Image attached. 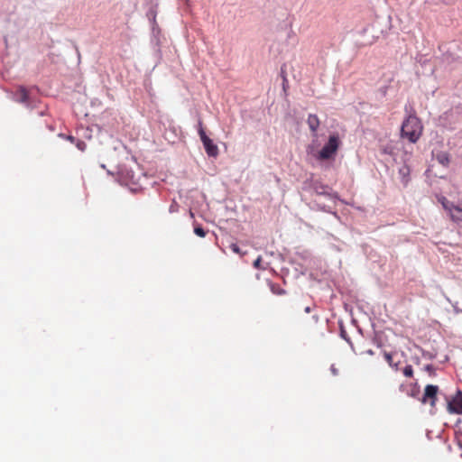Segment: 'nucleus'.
<instances>
[{
  "label": "nucleus",
  "instance_id": "16",
  "mask_svg": "<svg viewBox=\"0 0 462 462\" xmlns=\"http://www.w3.org/2000/svg\"><path fill=\"white\" fill-rule=\"evenodd\" d=\"M230 249L236 254H241L240 248L236 244H231Z\"/></svg>",
  "mask_w": 462,
  "mask_h": 462
},
{
  "label": "nucleus",
  "instance_id": "1",
  "mask_svg": "<svg viewBox=\"0 0 462 462\" xmlns=\"http://www.w3.org/2000/svg\"><path fill=\"white\" fill-rule=\"evenodd\" d=\"M423 126L420 120L415 115H410L403 121L401 129V135L409 142L415 143L422 134Z\"/></svg>",
  "mask_w": 462,
  "mask_h": 462
},
{
  "label": "nucleus",
  "instance_id": "9",
  "mask_svg": "<svg viewBox=\"0 0 462 462\" xmlns=\"http://www.w3.org/2000/svg\"><path fill=\"white\" fill-rule=\"evenodd\" d=\"M15 101L19 103H28L29 94L24 87H19L15 93Z\"/></svg>",
  "mask_w": 462,
  "mask_h": 462
},
{
  "label": "nucleus",
  "instance_id": "15",
  "mask_svg": "<svg viewBox=\"0 0 462 462\" xmlns=\"http://www.w3.org/2000/svg\"><path fill=\"white\" fill-rule=\"evenodd\" d=\"M76 146L80 150V151H84L86 149V143L85 142L81 141V140H77L76 143H75Z\"/></svg>",
  "mask_w": 462,
  "mask_h": 462
},
{
  "label": "nucleus",
  "instance_id": "3",
  "mask_svg": "<svg viewBox=\"0 0 462 462\" xmlns=\"http://www.w3.org/2000/svg\"><path fill=\"white\" fill-rule=\"evenodd\" d=\"M199 134L200 137V140L204 145V148L206 150V152L210 157H217L218 155V148L217 146L213 143V141L206 134L203 126L202 122H199Z\"/></svg>",
  "mask_w": 462,
  "mask_h": 462
},
{
  "label": "nucleus",
  "instance_id": "17",
  "mask_svg": "<svg viewBox=\"0 0 462 462\" xmlns=\"http://www.w3.org/2000/svg\"><path fill=\"white\" fill-rule=\"evenodd\" d=\"M425 370L428 371L430 375H434L435 374V369H434V367L431 365H427L425 366Z\"/></svg>",
  "mask_w": 462,
  "mask_h": 462
},
{
  "label": "nucleus",
  "instance_id": "14",
  "mask_svg": "<svg viewBox=\"0 0 462 462\" xmlns=\"http://www.w3.org/2000/svg\"><path fill=\"white\" fill-rule=\"evenodd\" d=\"M262 262H263L262 256H258V257L254 260V263H253L254 267L255 269H259V270H260V269H263V268L262 267Z\"/></svg>",
  "mask_w": 462,
  "mask_h": 462
},
{
  "label": "nucleus",
  "instance_id": "20",
  "mask_svg": "<svg viewBox=\"0 0 462 462\" xmlns=\"http://www.w3.org/2000/svg\"><path fill=\"white\" fill-rule=\"evenodd\" d=\"M331 371L334 374H337V369L334 366L331 367Z\"/></svg>",
  "mask_w": 462,
  "mask_h": 462
},
{
  "label": "nucleus",
  "instance_id": "6",
  "mask_svg": "<svg viewBox=\"0 0 462 462\" xmlns=\"http://www.w3.org/2000/svg\"><path fill=\"white\" fill-rule=\"evenodd\" d=\"M450 217L455 222H462V208L452 205L448 208Z\"/></svg>",
  "mask_w": 462,
  "mask_h": 462
},
{
  "label": "nucleus",
  "instance_id": "13",
  "mask_svg": "<svg viewBox=\"0 0 462 462\" xmlns=\"http://www.w3.org/2000/svg\"><path fill=\"white\" fill-rule=\"evenodd\" d=\"M384 358L385 360L387 361V363L389 364L390 366H393L394 367L395 369H397V365H393V355L391 353H384Z\"/></svg>",
  "mask_w": 462,
  "mask_h": 462
},
{
  "label": "nucleus",
  "instance_id": "8",
  "mask_svg": "<svg viewBox=\"0 0 462 462\" xmlns=\"http://www.w3.org/2000/svg\"><path fill=\"white\" fill-rule=\"evenodd\" d=\"M400 391L403 392V393H406L407 395L411 396V397H417L419 393H420V389L417 387L416 384H414V385H412V384H409V385L401 384L400 385Z\"/></svg>",
  "mask_w": 462,
  "mask_h": 462
},
{
  "label": "nucleus",
  "instance_id": "11",
  "mask_svg": "<svg viewBox=\"0 0 462 462\" xmlns=\"http://www.w3.org/2000/svg\"><path fill=\"white\" fill-rule=\"evenodd\" d=\"M402 373L407 377H412V375H413V368H412V366L411 365H407L403 368Z\"/></svg>",
  "mask_w": 462,
  "mask_h": 462
},
{
  "label": "nucleus",
  "instance_id": "19",
  "mask_svg": "<svg viewBox=\"0 0 462 462\" xmlns=\"http://www.w3.org/2000/svg\"><path fill=\"white\" fill-rule=\"evenodd\" d=\"M310 311H311L310 307H306L305 308V312L310 313Z\"/></svg>",
  "mask_w": 462,
  "mask_h": 462
},
{
  "label": "nucleus",
  "instance_id": "21",
  "mask_svg": "<svg viewBox=\"0 0 462 462\" xmlns=\"http://www.w3.org/2000/svg\"><path fill=\"white\" fill-rule=\"evenodd\" d=\"M367 353H368L369 355H374L373 350H368V351H367Z\"/></svg>",
  "mask_w": 462,
  "mask_h": 462
},
{
  "label": "nucleus",
  "instance_id": "12",
  "mask_svg": "<svg viewBox=\"0 0 462 462\" xmlns=\"http://www.w3.org/2000/svg\"><path fill=\"white\" fill-rule=\"evenodd\" d=\"M194 233L199 237H205L207 232L199 226L194 227Z\"/></svg>",
  "mask_w": 462,
  "mask_h": 462
},
{
  "label": "nucleus",
  "instance_id": "18",
  "mask_svg": "<svg viewBox=\"0 0 462 462\" xmlns=\"http://www.w3.org/2000/svg\"><path fill=\"white\" fill-rule=\"evenodd\" d=\"M65 138H66L67 140H69V141L70 143H76V141L78 140V139H76V138H75L74 136H72V135H68V136H66Z\"/></svg>",
  "mask_w": 462,
  "mask_h": 462
},
{
  "label": "nucleus",
  "instance_id": "10",
  "mask_svg": "<svg viewBox=\"0 0 462 462\" xmlns=\"http://www.w3.org/2000/svg\"><path fill=\"white\" fill-rule=\"evenodd\" d=\"M270 288L272 292L276 295H283L286 292L282 288H281L278 284L275 283H272Z\"/></svg>",
  "mask_w": 462,
  "mask_h": 462
},
{
  "label": "nucleus",
  "instance_id": "4",
  "mask_svg": "<svg viewBox=\"0 0 462 462\" xmlns=\"http://www.w3.org/2000/svg\"><path fill=\"white\" fill-rule=\"evenodd\" d=\"M439 387L433 384L426 385L424 393L420 399L423 404H430L431 408H435L438 399Z\"/></svg>",
  "mask_w": 462,
  "mask_h": 462
},
{
  "label": "nucleus",
  "instance_id": "7",
  "mask_svg": "<svg viewBox=\"0 0 462 462\" xmlns=\"http://www.w3.org/2000/svg\"><path fill=\"white\" fill-rule=\"evenodd\" d=\"M307 124L310 129V131L316 135L318 128L319 127V119L316 115L310 114L308 116Z\"/></svg>",
  "mask_w": 462,
  "mask_h": 462
},
{
  "label": "nucleus",
  "instance_id": "5",
  "mask_svg": "<svg viewBox=\"0 0 462 462\" xmlns=\"http://www.w3.org/2000/svg\"><path fill=\"white\" fill-rule=\"evenodd\" d=\"M447 411L450 414H462L461 391H457L454 396L447 399Z\"/></svg>",
  "mask_w": 462,
  "mask_h": 462
},
{
  "label": "nucleus",
  "instance_id": "2",
  "mask_svg": "<svg viewBox=\"0 0 462 462\" xmlns=\"http://www.w3.org/2000/svg\"><path fill=\"white\" fill-rule=\"evenodd\" d=\"M340 145L339 137L337 134L329 136L328 143L323 146L318 154L321 161L329 160L335 156Z\"/></svg>",
  "mask_w": 462,
  "mask_h": 462
}]
</instances>
